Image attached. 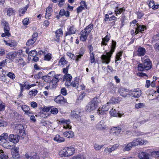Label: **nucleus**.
<instances>
[{
	"mask_svg": "<svg viewBox=\"0 0 159 159\" xmlns=\"http://www.w3.org/2000/svg\"><path fill=\"white\" fill-rule=\"evenodd\" d=\"M75 149L73 146L66 147L61 149L59 152L61 157H68L72 156L75 153Z\"/></svg>",
	"mask_w": 159,
	"mask_h": 159,
	"instance_id": "1",
	"label": "nucleus"
},
{
	"mask_svg": "<svg viewBox=\"0 0 159 159\" xmlns=\"http://www.w3.org/2000/svg\"><path fill=\"white\" fill-rule=\"evenodd\" d=\"M116 45V42L112 40L111 46V49L109 52L106 53V55H103L101 56V59L102 63L108 64L110 61L111 56L114 52Z\"/></svg>",
	"mask_w": 159,
	"mask_h": 159,
	"instance_id": "2",
	"label": "nucleus"
},
{
	"mask_svg": "<svg viewBox=\"0 0 159 159\" xmlns=\"http://www.w3.org/2000/svg\"><path fill=\"white\" fill-rule=\"evenodd\" d=\"M100 102V100L98 98L95 97L93 98L86 106V111L91 112L95 110L98 107V103Z\"/></svg>",
	"mask_w": 159,
	"mask_h": 159,
	"instance_id": "3",
	"label": "nucleus"
},
{
	"mask_svg": "<svg viewBox=\"0 0 159 159\" xmlns=\"http://www.w3.org/2000/svg\"><path fill=\"white\" fill-rule=\"evenodd\" d=\"M9 138L8 134L4 133L0 136V144L3 147L7 149L12 148V146L10 145V142L8 141L7 139Z\"/></svg>",
	"mask_w": 159,
	"mask_h": 159,
	"instance_id": "4",
	"label": "nucleus"
},
{
	"mask_svg": "<svg viewBox=\"0 0 159 159\" xmlns=\"http://www.w3.org/2000/svg\"><path fill=\"white\" fill-rule=\"evenodd\" d=\"M59 123L63 125V128L65 129H71V126L70 125V120H65L64 118H61L58 120Z\"/></svg>",
	"mask_w": 159,
	"mask_h": 159,
	"instance_id": "5",
	"label": "nucleus"
},
{
	"mask_svg": "<svg viewBox=\"0 0 159 159\" xmlns=\"http://www.w3.org/2000/svg\"><path fill=\"white\" fill-rule=\"evenodd\" d=\"M142 94L141 91L139 89H134L133 90L130 91L129 92V94L130 95H133L135 98H139Z\"/></svg>",
	"mask_w": 159,
	"mask_h": 159,
	"instance_id": "6",
	"label": "nucleus"
},
{
	"mask_svg": "<svg viewBox=\"0 0 159 159\" xmlns=\"http://www.w3.org/2000/svg\"><path fill=\"white\" fill-rule=\"evenodd\" d=\"M93 28V25L91 24H89L81 32L80 35H85L88 36L89 34L92 30Z\"/></svg>",
	"mask_w": 159,
	"mask_h": 159,
	"instance_id": "7",
	"label": "nucleus"
},
{
	"mask_svg": "<svg viewBox=\"0 0 159 159\" xmlns=\"http://www.w3.org/2000/svg\"><path fill=\"white\" fill-rule=\"evenodd\" d=\"M121 131V128L120 127H113L111 129L110 132L114 136H118Z\"/></svg>",
	"mask_w": 159,
	"mask_h": 159,
	"instance_id": "8",
	"label": "nucleus"
},
{
	"mask_svg": "<svg viewBox=\"0 0 159 159\" xmlns=\"http://www.w3.org/2000/svg\"><path fill=\"white\" fill-rule=\"evenodd\" d=\"M118 147V144H116L113 145L111 148H105L103 152L104 154L107 155L108 153H111L113 151L117 149Z\"/></svg>",
	"mask_w": 159,
	"mask_h": 159,
	"instance_id": "9",
	"label": "nucleus"
},
{
	"mask_svg": "<svg viewBox=\"0 0 159 159\" xmlns=\"http://www.w3.org/2000/svg\"><path fill=\"white\" fill-rule=\"evenodd\" d=\"M22 110L25 112V114L28 116H30L32 114V111H31L29 108L27 106L24 105H20V106Z\"/></svg>",
	"mask_w": 159,
	"mask_h": 159,
	"instance_id": "10",
	"label": "nucleus"
},
{
	"mask_svg": "<svg viewBox=\"0 0 159 159\" xmlns=\"http://www.w3.org/2000/svg\"><path fill=\"white\" fill-rule=\"evenodd\" d=\"M9 140L10 142L14 143H16L19 142V136L17 135H14L13 134H10L9 136Z\"/></svg>",
	"mask_w": 159,
	"mask_h": 159,
	"instance_id": "11",
	"label": "nucleus"
},
{
	"mask_svg": "<svg viewBox=\"0 0 159 159\" xmlns=\"http://www.w3.org/2000/svg\"><path fill=\"white\" fill-rule=\"evenodd\" d=\"M54 101L59 104H63L66 101V99L61 95H59L54 99Z\"/></svg>",
	"mask_w": 159,
	"mask_h": 159,
	"instance_id": "12",
	"label": "nucleus"
},
{
	"mask_svg": "<svg viewBox=\"0 0 159 159\" xmlns=\"http://www.w3.org/2000/svg\"><path fill=\"white\" fill-rule=\"evenodd\" d=\"M143 65L145 70L150 69L152 67V63L150 59L148 58L145 59L143 61Z\"/></svg>",
	"mask_w": 159,
	"mask_h": 159,
	"instance_id": "13",
	"label": "nucleus"
},
{
	"mask_svg": "<svg viewBox=\"0 0 159 159\" xmlns=\"http://www.w3.org/2000/svg\"><path fill=\"white\" fill-rule=\"evenodd\" d=\"M76 30L73 26H71L66 34L65 39H68L71 35L75 33Z\"/></svg>",
	"mask_w": 159,
	"mask_h": 159,
	"instance_id": "14",
	"label": "nucleus"
},
{
	"mask_svg": "<svg viewBox=\"0 0 159 159\" xmlns=\"http://www.w3.org/2000/svg\"><path fill=\"white\" fill-rule=\"evenodd\" d=\"M97 128L100 130L106 129L107 128L106 125L105 124L104 121L102 120L100 121L97 125Z\"/></svg>",
	"mask_w": 159,
	"mask_h": 159,
	"instance_id": "15",
	"label": "nucleus"
},
{
	"mask_svg": "<svg viewBox=\"0 0 159 159\" xmlns=\"http://www.w3.org/2000/svg\"><path fill=\"white\" fill-rule=\"evenodd\" d=\"M118 92L121 96L125 98L127 96L128 93L129 92L128 89L124 88H120L118 90Z\"/></svg>",
	"mask_w": 159,
	"mask_h": 159,
	"instance_id": "16",
	"label": "nucleus"
},
{
	"mask_svg": "<svg viewBox=\"0 0 159 159\" xmlns=\"http://www.w3.org/2000/svg\"><path fill=\"white\" fill-rule=\"evenodd\" d=\"M135 33L136 34H138L139 32L142 33L144 31V30L146 29V27L144 25H138L136 24V28L135 27Z\"/></svg>",
	"mask_w": 159,
	"mask_h": 159,
	"instance_id": "17",
	"label": "nucleus"
},
{
	"mask_svg": "<svg viewBox=\"0 0 159 159\" xmlns=\"http://www.w3.org/2000/svg\"><path fill=\"white\" fill-rule=\"evenodd\" d=\"M51 74H52V76L55 75L54 71H51L49 72L47 76H43L42 77V79L46 82H48L51 80L50 78L51 77Z\"/></svg>",
	"mask_w": 159,
	"mask_h": 159,
	"instance_id": "18",
	"label": "nucleus"
},
{
	"mask_svg": "<svg viewBox=\"0 0 159 159\" xmlns=\"http://www.w3.org/2000/svg\"><path fill=\"white\" fill-rule=\"evenodd\" d=\"M63 34L62 30L61 29H59L57 30L55 32V40L57 42H58L60 39V38L62 37Z\"/></svg>",
	"mask_w": 159,
	"mask_h": 159,
	"instance_id": "19",
	"label": "nucleus"
},
{
	"mask_svg": "<svg viewBox=\"0 0 159 159\" xmlns=\"http://www.w3.org/2000/svg\"><path fill=\"white\" fill-rule=\"evenodd\" d=\"M138 157L140 159H149L148 154L144 152H141L138 154Z\"/></svg>",
	"mask_w": 159,
	"mask_h": 159,
	"instance_id": "20",
	"label": "nucleus"
},
{
	"mask_svg": "<svg viewBox=\"0 0 159 159\" xmlns=\"http://www.w3.org/2000/svg\"><path fill=\"white\" fill-rule=\"evenodd\" d=\"M110 115L113 116H118L119 117H121L124 114H121L119 113H117L115 109H112L110 111Z\"/></svg>",
	"mask_w": 159,
	"mask_h": 159,
	"instance_id": "21",
	"label": "nucleus"
},
{
	"mask_svg": "<svg viewBox=\"0 0 159 159\" xmlns=\"http://www.w3.org/2000/svg\"><path fill=\"white\" fill-rule=\"evenodd\" d=\"M79 81L80 79L79 78L77 77L75 78L74 80L71 83V86L77 89V88H79Z\"/></svg>",
	"mask_w": 159,
	"mask_h": 159,
	"instance_id": "22",
	"label": "nucleus"
},
{
	"mask_svg": "<svg viewBox=\"0 0 159 159\" xmlns=\"http://www.w3.org/2000/svg\"><path fill=\"white\" fill-rule=\"evenodd\" d=\"M3 41L5 43L6 45L11 47L15 46L17 45V43L14 40L6 41L5 40H3Z\"/></svg>",
	"mask_w": 159,
	"mask_h": 159,
	"instance_id": "23",
	"label": "nucleus"
},
{
	"mask_svg": "<svg viewBox=\"0 0 159 159\" xmlns=\"http://www.w3.org/2000/svg\"><path fill=\"white\" fill-rule=\"evenodd\" d=\"M64 136L68 138H72L74 136V133L71 131H66L63 133Z\"/></svg>",
	"mask_w": 159,
	"mask_h": 159,
	"instance_id": "24",
	"label": "nucleus"
},
{
	"mask_svg": "<svg viewBox=\"0 0 159 159\" xmlns=\"http://www.w3.org/2000/svg\"><path fill=\"white\" fill-rule=\"evenodd\" d=\"M53 140L58 143L64 142L65 140L63 137H61L59 134H57L54 138Z\"/></svg>",
	"mask_w": 159,
	"mask_h": 159,
	"instance_id": "25",
	"label": "nucleus"
},
{
	"mask_svg": "<svg viewBox=\"0 0 159 159\" xmlns=\"http://www.w3.org/2000/svg\"><path fill=\"white\" fill-rule=\"evenodd\" d=\"M113 103V102H111V100L107 102L105 105L103 106L102 108L103 111H108L110 107V105Z\"/></svg>",
	"mask_w": 159,
	"mask_h": 159,
	"instance_id": "26",
	"label": "nucleus"
},
{
	"mask_svg": "<svg viewBox=\"0 0 159 159\" xmlns=\"http://www.w3.org/2000/svg\"><path fill=\"white\" fill-rule=\"evenodd\" d=\"M137 52V55L138 56H142L145 54L146 50L144 48L140 47L138 48Z\"/></svg>",
	"mask_w": 159,
	"mask_h": 159,
	"instance_id": "27",
	"label": "nucleus"
},
{
	"mask_svg": "<svg viewBox=\"0 0 159 159\" xmlns=\"http://www.w3.org/2000/svg\"><path fill=\"white\" fill-rule=\"evenodd\" d=\"M110 35L109 34H107L104 38L102 39V44L105 45H106L107 44V43L110 40Z\"/></svg>",
	"mask_w": 159,
	"mask_h": 159,
	"instance_id": "28",
	"label": "nucleus"
},
{
	"mask_svg": "<svg viewBox=\"0 0 159 159\" xmlns=\"http://www.w3.org/2000/svg\"><path fill=\"white\" fill-rule=\"evenodd\" d=\"M124 147L123 151H127L130 150L132 148V147L131 145V144L129 143L128 144H125L124 145Z\"/></svg>",
	"mask_w": 159,
	"mask_h": 159,
	"instance_id": "29",
	"label": "nucleus"
},
{
	"mask_svg": "<svg viewBox=\"0 0 159 159\" xmlns=\"http://www.w3.org/2000/svg\"><path fill=\"white\" fill-rule=\"evenodd\" d=\"M149 6L153 9H156L158 8V5H155L154 1H150L149 4Z\"/></svg>",
	"mask_w": 159,
	"mask_h": 159,
	"instance_id": "30",
	"label": "nucleus"
},
{
	"mask_svg": "<svg viewBox=\"0 0 159 159\" xmlns=\"http://www.w3.org/2000/svg\"><path fill=\"white\" fill-rule=\"evenodd\" d=\"M25 157L27 159H39V156L36 154H35L33 156H30L28 153H26L25 154Z\"/></svg>",
	"mask_w": 159,
	"mask_h": 159,
	"instance_id": "31",
	"label": "nucleus"
},
{
	"mask_svg": "<svg viewBox=\"0 0 159 159\" xmlns=\"http://www.w3.org/2000/svg\"><path fill=\"white\" fill-rule=\"evenodd\" d=\"M16 128L18 129L19 130V133L18 134L20 133H23V132H25L24 130L23 129V126L21 124L17 125L16 126Z\"/></svg>",
	"mask_w": 159,
	"mask_h": 159,
	"instance_id": "32",
	"label": "nucleus"
},
{
	"mask_svg": "<svg viewBox=\"0 0 159 159\" xmlns=\"http://www.w3.org/2000/svg\"><path fill=\"white\" fill-rule=\"evenodd\" d=\"M17 56V55L16 52H13L8 53L7 55V56L8 57H8L9 59H12L14 58Z\"/></svg>",
	"mask_w": 159,
	"mask_h": 159,
	"instance_id": "33",
	"label": "nucleus"
},
{
	"mask_svg": "<svg viewBox=\"0 0 159 159\" xmlns=\"http://www.w3.org/2000/svg\"><path fill=\"white\" fill-rule=\"evenodd\" d=\"M28 8V6L26 5L25 7L20 9L19 10V15L20 16H22L25 13Z\"/></svg>",
	"mask_w": 159,
	"mask_h": 159,
	"instance_id": "34",
	"label": "nucleus"
},
{
	"mask_svg": "<svg viewBox=\"0 0 159 159\" xmlns=\"http://www.w3.org/2000/svg\"><path fill=\"white\" fill-rule=\"evenodd\" d=\"M72 79V77L70 74H66L64 75V81H71Z\"/></svg>",
	"mask_w": 159,
	"mask_h": 159,
	"instance_id": "35",
	"label": "nucleus"
},
{
	"mask_svg": "<svg viewBox=\"0 0 159 159\" xmlns=\"http://www.w3.org/2000/svg\"><path fill=\"white\" fill-rule=\"evenodd\" d=\"M125 11V9L123 7L119 8L118 7H117L115 11V14H116V15H117V14H121L122 12L124 11Z\"/></svg>",
	"mask_w": 159,
	"mask_h": 159,
	"instance_id": "36",
	"label": "nucleus"
},
{
	"mask_svg": "<svg viewBox=\"0 0 159 159\" xmlns=\"http://www.w3.org/2000/svg\"><path fill=\"white\" fill-rule=\"evenodd\" d=\"M72 159H86V158L83 155L78 154L73 156Z\"/></svg>",
	"mask_w": 159,
	"mask_h": 159,
	"instance_id": "37",
	"label": "nucleus"
},
{
	"mask_svg": "<svg viewBox=\"0 0 159 159\" xmlns=\"http://www.w3.org/2000/svg\"><path fill=\"white\" fill-rule=\"evenodd\" d=\"M14 11L11 8H8L7 10V15L10 16L13 15Z\"/></svg>",
	"mask_w": 159,
	"mask_h": 159,
	"instance_id": "38",
	"label": "nucleus"
},
{
	"mask_svg": "<svg viewBox=\"0 0 159 159\" xmlns=\"http://www.w3.org/2000/svg\"><path fill=\"white\" fill-rule=\"evenodd\" d=\"M44 60L48 61H49L52 58V55L50 53L46 54L44 53Z\"/></svg>",
	"mask_w": 159,
	"mask_h": 159,
	"instance_id": "39",
	"label": "nucleus"
},
{
	"mask_svg": "<svg viewBox=\"0 0 159 159\" xmlns=\"http://www.w3.org/2000/svg\"><path fill=\"white\" fill-rule=\"evenodd\" d=\"M67 63V61L65 60V58L64 57H61L59 62V65H64L66 64Z\"/></svg>",
	"mask_w": 159,
	"mask_h": 159,
	"instance_id": "40",
	"label": "nucleus"
},
{
	"mask_svg": "<svg viewBox=\"0 0 159 159\" xmlns=\"http://www.w3.org/2000/svg\"><path fill=\"white\" fill-rule=\"evenodd\" d=\"M8 157L4 154L3 150H0V159H8Z\"/></svg>",
	"mask_w": 159,
	"mask_h": 159,
	"instance_id": "41",
	"label": "nucleus"
},
{
	"mask_svg": "<svg viewBox=\"0 0 159 159\" xmlns=\"http://www.w3.org/2000/svg\"><path fill=\"white\" fill-rule=\"evenodd\" d=\"M38 93L37 90L34 89L30 91L29 93V94L32 97L36 95Z\"/></svg>",
	"mask_w": 159,
	"mask_h": 159,
	"instance_id": "42",
	"label": "nucleus"
},
{
	"mask_svg": "<svg viewBox=\"0 0 159 159\" xmlns=\"http://www.w3.org/2000/svg\"><path fill=\"white\" fill-rule=\"evenodd\" d=\"M89 59L91 63H93L95 62L94 54L93 52H92L90 54Z\"/></svg>",
	"mask_w": 159,
	"mask_h": 159,
	"instance_id": "43",
	"label": "nucleus"
},
{
	"mask_svg": "<svg viewBox=\"0 0 159 159\" xmlns=\"http://www.w3.org/2000/svg\"><path fill=\"white\" fill-rule=\"evenodd\" d=\"M138 143L139 145L146 144L148 143V141L146 140H144L140 139H138Z\"/></svg>",
	"mask_w": 159,
	"mask_h": 159,
	"instance_id": "44",
	"label": "nucleus"
},
{
	"mask_svg": "<svg viewBox=\"0 0 159 159\" xmlns=\"http://www.w3.org/2000/svg\"><path fill=\"white\" fill-rule=\"evenodd\" d=\"M17 61L18 63L20 65H22L23 66L26 65V63L25 61H23V59L22 58L17 59Z\"/></svg>",
	"mask_w": 159,
	"mask_h": 159,
	"instance_id": "45",
	"label": "nucleus"
},
{
	"mask_svg": "<svg viewBox=\"0 0 159 159\" xmlns=\"http://www.w3.org/2000/svg\"><path fill=\"white\" fill-rule=\"evenodd\" d=\"M51 113L53 114H56L58 112V109L54 107H51Z\"/></svg>",
	"mask_w": 159,
	"mask_h": 159,
	"instance_id": "46",
	"label": "nucleus"
},
{
	"mask_svg": "<svg viewBox=\"0 0 159 159\" xmlns=\"http://www.w3.org/2000/svg\"><path fill=\"white\" fill-rule=\"evenodd\" d=\"M36 41L34 39H30L27 41L26 45L28 46H32L35 43Z\"/></svg>",
	"mask_w": 159,
	"mask_h": 159,
	"instance_id": "47",
	"label": "nucleus"
},
{
	"mask_svg": "<svg viewBox=\"0 0 159 159\" xmlns=\"http://www.w3.org/2000/svg\"><path fill=\"white\" fill-rule=\"evenodd\" d=\"M71 116L73 118H78L80 116V115L77 114V112L75 111H71L70 114Z\"/></svg>",
	"mask_w": 159,
	"mask_h": 159,
	"instance_id": "48",
	"label": "nucleus"
},
{
	"mask_svg": "<svg viewBox=\"0 0 159 159\" xmlns=\"http://www.w3.org/2000/svg\"><path fill=\"white\" fill-rule=\"evenodd\" d=\"M138 69L139 70H140L141 71H144L145 70L144 65L140 63H139V64L138 66Z\"/></svg>",
	"mask_w": 159,
	"mask_h": 159,
	"instance_id": "49",
	"label": "nucleus"
},
{
	"mask_svg": "<svg viewBox=\"0 0 159 159\" xmlns=\"http://www.w3.org/2000/svg\"><path fill=\"white\" fill-rule=\"evenodd\" d=\"M7 76L12 80L15 79L16 76L14 73L12 72H9L7 74Z\"/></svg>",
	"mask_w": 159,
	"mask_h": 159,
	"instance_id": "50",
	"label": "nucleus"
},
{
	"mask_svg": "<svg viewBox=\"0 0 159 159\" xmlns=\"http://www.w3.org/2000/svg\"><path fill=\"white\" fill-rule=\"evenodd\" d=\"M7 125V123L3 120H0V127H4Z\"/></svg>",
	"mask_w": 159,
	"mask_h": 159,
	"instance_id": "51",
	"label": "nucleus"
},
{
	"mask_svg": "<svg viewBox=\"0 0 159 159\" xmlns=\"http://www.w3.org/2000/svg\"><path fill=\"white\" fill-rule=\"evenodd\" d=\"M152 155L154 157L159 158V151H153L152 152Z\"/></svg>",
	"mask_w": 159,
	"mask_h": 159,
	"instance_id": "52",
	"label": "nucleus"
},
{
	"mask_svg": "<svg viewBox=\"0 0 159 159\" xmlns=\"http://www.w3.org/2000/svg\"><path fill=\"white\" fill-rule=\"evenodd\" d=\"M130 143L131 144V145L132 147H135L136 146H137L139 144V143H138V139H135L132 142H130Z\"/></svg>",
	"mask_w": 159,
	"mask_h": 159,
	"instance_id": "53",
	"label": "nucleus"
},
{
	"mask_svg": "<svg viewBox=\"0 0 159 159\" xmlns=\"http://www.w3.org/2000/svg\"><path fill=\"white\" fill-rule=\"evenodd\" d=\"M145 106L144 104L142 103H139L135 105V107L137 109L142 108Z\"/></svg>",
	"mask_w": 159,
	"mask_h": 159,
	"instance_id": "54",
	"label": "nucleus"
},
{
	"mask_svg": "<svg viewBox=\"0 0 159 159\" xmlns=\"http://www.w3.org/2000/svg\"><path fill=\"white\" fill-rule=\"evenodd\" d=\"M122 53V52H120L116 54V62L117 61H119L120 59V57L121 56Z\"/></svg>",
	"mask_w": 159,
	"mask_h": 159,
	"instance_id": "55",
	"label": "nucleus"
},
{
	"mask_svg": "<svg viewBox=\"0 0 159 159\" xmlns=\"http://www.w3.org/2000/svg\"><path fill=\"white\" fill-rule=\"evenodd\" d=\"M54 76V80H57V82H59V80L62 78V76L61 75H56Z\"/></svg>",
	"mask_w": 159,
	"mask_h": 159,
	"instance_id": "56",
	"label": "nucleus"
},
{
	"mask_svg": "<svg viewBox=\"0 0 159 159\" xmlns=\"http://www.w3.org/2000/svg\"><path fill=\"white\" fill-rule=\"evenodd\" d=\"M37 54V52L36 51L34 50H32V51L30 52H29V55L32 57L36 56Z\"/></svg>",
	"mask_w": 159,
	"mask_h": 159,
	"instance_id": "57",
	"label": "nucleus"
},
{
	"mask_svg": "<svg viewBox=\"0 0 159 159\" xmlns=\"http://www.w3.org/2000/svg\"><path fill=\"white\" fill-rule=\"evenodd\" d=\"M103 146V145H99L98 144H95L94 146V147L96 150H99Z\"/></svg>",
	"mask_w": 159,
	"mask_h": 159,
	"instance_id": "58",
	"label": "nucleus"
},
{
	"mask_svg": "<svg viewBox=\"0 0 159 159\" xmlns=\"http://www.w3.org/2000/svg\"><path fill=\"white\" fill-rule=\"evenodd\" d=\"M84 53H82L81 54H80L78 55H77L76 57H75V61L76 62H78L80 60V59L81 58V57H82L83 56Z\"/></svg>",
	"mask_w": 159,
	"mask_h": 159,
	"instance_id": "59",
	"label": "nucleus"
},
{
	"mask_svg": "<svg viewBox=\"0 0 159 159\" xmlns=\"http://www.w3.org/2000/svg\"><path fill=\"white\" fill-rule=\"evenodd\" d=\"M88 37V36L85 35H80V40L82 41H85L86 40Z\"/></svg>",
	"mask_w": 159,
	"mask_h": 159,
	"instance_id": "60",
	"label": "nucleus"
},
{
	"mask_svg": "<svg viewBox=\"0 0 159 159\" xmlns=\"http://www.w3.org/2000/svg\"><path fill=\"white\" fill-rule=\"evenodd\" d=\"M104 111H103L102 108L101 109L99 108L97 110V113L98 115H103L104 113Z\"/></svg>",
	"mask_w": 159,
	"mask_h": 159,
	"instance_id": "61",
	"label": "nucleus"
},
{
	"mask_svg": "<svg viewBox=\"0 0 159 159\" xmlns=\"http://www.w3.org/2000/svg\"><path fill=\"white\" fill-rule=\"evenodd\" d=\"M29 18H25L22 21V23L24 25H27L29 24Z\"/></svg>",
	"mask_w": 159,
	"mask_h": 159,
	"instance_id": "62",
	"label": "nucleus"
},
{
	"mask_svg": "<svg viewBox=\"0 0 159 159\" xmlns=\"http://www.w3.org/2000/svg\"><path fill=\"white\" fill-rule=\"evenodd\" d=\"M61 93L63 95H66L67 94V90L65 88H63L61 90Z\"/></svg>",
	"mask_w": 159,
	"mask_h": 159,
	"instance_id": "63",
	"label": "nucleus"
},
{
	"mask_svg": "<svg viewBox=\"0 0 159 159\" xmlns=\"http://www.w3.org/2000/svg\"><path fill=\"white\" fill-rule=\"evenodd\" d=\"M43 76V73L41 72H39L37 75H36V77L38 79L40 78H42Z\"/></svg>",
	"mask_w": 159,
	"mask_h": 159,
	"instance_id": "64",
	"label": "nucleus"
}]
</instances>
